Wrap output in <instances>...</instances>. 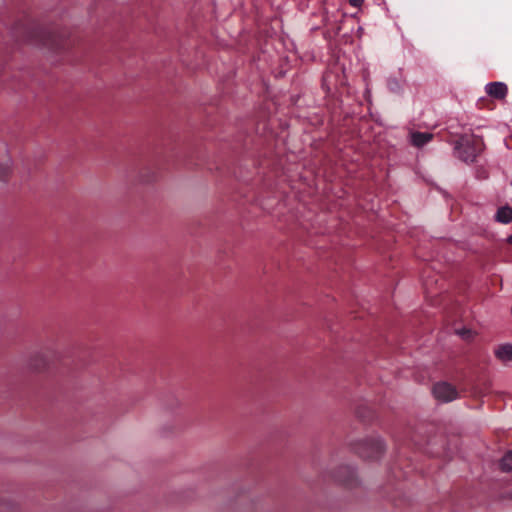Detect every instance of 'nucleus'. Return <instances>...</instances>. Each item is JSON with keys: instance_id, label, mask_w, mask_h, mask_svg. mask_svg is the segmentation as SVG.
<instances>
[{"instance_id": "9d476101", "label": "nucleus", "mask_w": 512, "mask_h": 512, "mask_svg": "<svg viewBox=\"0 0 512 512\" xmlns=\"http://www.w3.org/2000/svg\"><path fill=\"white\" fill-rule=\"evenodd\" d=\"M496 357L502 362L512 361V345L503 344L495 350Z\"/></svg>"}, {"instance_id": "423d86ee", "label": "nucleus", "mask_w": 512, "mask_h": 512, "mask_svg": "<svg viewBox=\"0 0 512 512\" xmlns=\"http://www.w3.org/2000/svg\"><path fill=\"white\" fill-rule=\"evenodd\" d=\"M50 362V356L45 352H37L30 357L28 366L36 372L44 371Z\"/></svg>"}, {"instance_id": "ddd939ff", "label": "nucleus", "mask_w": 512, "mask_h": 512, "mask_svg": "<svg viewBox=\"0 0 512 512\" xmlns=\"http://www.w3.org/2000/svg\"><path fill=\"white\" fill-rule=\"evenodd\" d=\"M349 3L354 7H360L363 3V0H349Z\"/></svg>"}, {"instance_id": "1a4fd4ad", "label": "nucleus", "mask_w": 512, "mask_h": 512, "mask_svg": "<svg viewBox=\"0 0 512 512\" xmlns=\"http://www.w3.org/2000/svg\"><path fill=\"white\" fill-rule=\"evenodd\" d=\"M495 220L503 224L510 223L512 221V208L508 205L498 208Z\"/></svg>"}, {"instance_id": "9b49d317", "label": "nucleus", "mask_w": 512, "mask_h": 512, "mask_svg": "<svg viewBox=\"0 0 512 512\" xmlns=\"http://www.w3.org/2000/svg\"><path fill=\"white\" fill-rule=\"evenodd\" d=\"M499 467L502 472L512 471V449L503 455L500 460Z\"/></svg>"}, {"instance_id": "0eeeda50", "label": "nucleus", "mask_w": 512, "mask_h": 512, "mask_svg": "<svg viewBox=\"0 0 512 512\" xmlns=\"http://www.w3.org/2000/svg\"><path fill=\"white\" fill-rule=\"evenodd\" d=\"M486 93L497 100H503L507 96L508 87L503 82H491L485 87Z\"/></svg>"}, {"instance_id": "6e6552de", "label": "nucleus", "mask_w": 512, "mask_h": 512, "mask_svg": "<svg viewBox=\"0 0 512 512\" xmlns=\"http://www.w3.org/2000/svg\"><path fill=\"white\" fill-rule=\"evenodd\" d=\"M433 138V134L429 132H412L410 134V142L415 147H423L425 144H427L429 141H431Z\"/></svg>"}, {"instance_id": "20e7f679", "label": "nucleus", "mask_w": 512, "mask_h": 512, "mask_svg": "<svg viewBox=\"0 0 512 512\" xmlns=\"http://www.w3.org/2000/svg\"><path fill=\"white\" fill-rule=\"evenodd\" d=\"M432 392L436 399L450 402L457 398L458 392L454 386L447 382H439L433 386Z\"/></svg>"}, {"instance_id": "7ed1b4c3", "label": "nucleus", "mask_w": 512, "mask_h": 512, "mask_svg": "<svg viewBox=\"0 0 512 512\" xmlns=\"http://www.w3.org/2000/svg\"><path fill=\"white\" fill-rule=\"evenodd\" d=\"M333 480L347 488L357 487L359 480L355 470L347 465L339 466L331 475Z\"/></svg>"}, {"instance_id": "f257e3e1", "label": "nucleus", "mask_w": 512, "mask_h": 512, "mask_svg": "<svg viewBox=\"0 0 512 512\" xmlns=\"http://www.w3.org/2000/svg\"><path fill=\"white\" fill-rule=\"evenodd\" d=\"M482 145V140L478 136L463 135L455 142V154L460 160L473 163L481 153Z\"/></svg>"}, {"instance_id": "dca6fc26", "label": "nucleus", "mask_w": 512, "mask_h": 512, "mask_svg": "<svg viewBox=\"0 0 512 512\" xmlns=\"http://www.w3.org/2000/svg\"><path fill=\"white\" fill-rule=\"evenodd\" d=\"M140 181H142V182H150V181H152V179H140Z\"/></svg>"}, {"instance_id": "2eb2a0df", "label": "nucleus", "mask_w": 512, "mask_h": 512, "mask_svg": "<svg viewBox=\"0 0 512 512\" xmlns=\"http://www.w3.org/2000/svg\"><path fill=\"white\" fill-rule=\"evenodd\" d=\"M468 333H469V331H466V330H463V331L460 332V334L463 335V336L468 334Z\"/></svg>"}, {"instance_id": "39448f33", "label": "nucleus", "mask_w": 512, "mask_h": 512, "mask_svg": "<svg viewBox=\"0 0 512 512\" xmlns=\"http://www.w3.org/2000/svg\"><path fill=\"white\" fill-rule=\"evenodd\" d=\"M12 36L16 41H30L37 35L36 32L23 22L16 23L12 29Z\"/></svg>"}, {"instance_id": "f03ea898", "label": "nucleus", "mask_w": 512, "mask_h": 512, "mask_svg": "<svg viewBox=\"0 0 512 512\" xmlns=\"http://www.w3.org/2000/svg\"><path fill=\"white\" fill-rule=\"evenodd\" d=\"M354 450L364 459L377 460L384 454L386 446L379 437H371L358 441L354 446Z\"/></svg>"}, {"instance_id": "4468645a", "label": "nucleus", "mask_w": 512, "mask_h": 512, "mask_svg": "<svg viewBox=\"0 0 512 512\" xmlns=\"http://www.w3.org/2000/svg\"><path fill=\"white\" fill-rule=\"evenodd\" d=\"M507 241L509 244H512V234L508 237Z\"/></svg>"}, {"instance_id": "f8f14e48", "label": "nucleus", "mask_w": 512, "mask_h": 512, "mask_svg": "<svg viewBox=\"0 0 512 512\" xmlns=\"http://www.w3.org/2000/svg\"><path fill=\"white\" fill-rule=\"evenodd\" d=\"M11 174V167L9 164H0V181L6 182Z\"/></svg>"}]
</instances>
